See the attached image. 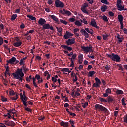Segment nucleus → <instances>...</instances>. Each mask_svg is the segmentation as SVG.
Instances as JSON below:
<instances>
[{
	"mask_svg": "<svg viewBox=\"0 0 127 127\" xmlns=\"http://www.w3.org/2000/svg\"><path fill=\"white\" fill-rule=\"evenodd\" d=\"M26 68V66L24 64L21 68H18L15 73H13L12 74V76L15 79H18L20 82H22V80H23V77H24V73H23V69Z\"/></svg>",
	"mask_w": 127,
	"mask_h": 127,
	"instance_id": "obj_1",
	"label": "nucleus"
},
{
	"mask_svg": "<svg viewBox=\"0 0 127 127\" xmlns=\"http://www.w3.org/2000/svg\"><path fill=\"white\" fill-rule=\"evenodd\" d=\"M107 56L112 60H113V61H116V62H120L121 61V57L117 54L112 53L111 54H107Z\"/></svg>",
	"mask_w": 127,
	"mask_h": 127,
	"instance_id": "obj_2",
	"label": "nucleus"
},
{
	"mask_svg": "<svg viewBox=\"0 0 127 127\" xmlns=\"http://www.w3.org/2000/svg\"><path fill=\"white\" fill-rule=\"evenodd\" d=\"M95 110H99L101 112H104V113H109V110L106 107H104L103 105L99 104H97L94 106Z\"/></svg>",
	"mask_w": 127,
	"mask_h": 127,
	"instance_id": "obj_3",
	"label": "nucleus"
},
{
	"mask_svg": "<svg viewBox=\"0 0 127 127\" xmlns=\"http://www.w3.org/2000/svg\"><path fill=\"white\" fill-rule=\"evenodd\" d=\"M80 32H81L82 34H84L86 38H89V33L91 34V35L94 34V32H91V31L89 30V28H86L85 30L84 29H81Z\"/></svg>",
	"mask_w": 127,
	"mask_h": 127,
	"instance_id": "obj_4",
	"label": "nucleus"
},
{
	"mask_svg": "<svg viewBox=\"0 0 127 127\" xmlns=\"http://www.w3.org/2000/svg\"><path fill=\"white\" fill-rule=\"evenodd\" d=\"M81 49L83 51H85V52H93V46L90 45L89 47H85L84 46H81Z\"/></svg>",
	"mask_w": 127,
	"mask_h": 127,
	"instance_id": "obj_5",
	"label": "nucleus"
},
{
	"mask_svg": "<svg viewBox=\"0 0 127 127\" xmlns=\"http://www.w3.org/2000/svg\"><path fill=\"white\" fill-rule=\"evenodd\" d=\"M55 4L56 7H60L61 8H63L65 6L64 3L59 0H56Z\"/></svg>",
	"mask_w": 127,
	"mask_h": 127,
	"instance_id": "obj_6",
	"label": "nucleus"
},
{
	"mask_svg": "<svg viewBox=\"0 0 127 127\" xmlns=\"http://www.w3.org/2000/svg\"><path fill=\"white\" fill-rule=\"evenodd\" d=\"M116 7L118 9V10L122 11L121 8H125V5H122V0H117Z\"/></svg>",
	"mask_w": 127,
	"mask_h": 127,
	"instance_id": "obj_7",
	"label": "nucleus"
},
{
	"mask_svg": "<svg viewBox=\"0 0 127 127\" xmlns=\"http://www.w3.org/2000/svg\"><path fill=\"white\" fill-rule=\"evenodd\" d=\"M88 6H89V4L88 3H84L81 7V11L85 14H89V13L88 10L86 9V7H88Z\"/></svg>",
	"mask_w": 127,
	"mask_h": 127,
	"instance_id": "obj_8",
	"label": "nucleus"
},
{
	"mask_svg": "<svg viewBox=\"0 0 127 127\" xmlns=\"http://www.w3.org/2000/svg\"><path fill=\"white\" fill-rule=\"evenodd\" d=\"M46 29H50V30H54L53 26H51L49 24H45L43 25L42 30H45Z\"/></svg>",
	"mask_w": 127,
	"mask_h": 127,
	"instance_id": "obj_9",
	"label": "nucleus"
},
{
	"mask_svg": "<svg viewBox=\"0 0 127 127\" xmlns=\"http://www.w3.org/2000/svg\"><path fill=\"white\" fill-rule=\"evenodd\" d=\"M63 10H60L59 11V13H61L62 14H63L64 15L65 14H66L68 16H70V15H71V14H72V13H71V12H70L69 11H68V10H66V9H63Z\"/></svg>",
	"mask_w": 127,
	"mask_h": 127,
	"instance_id": "obj_10",
	"label": "nucleus"
},
{
	"mask_svg": "<svg viewBox=\"0 0 127 127\" xmlns=\"http://www.w3.org/2000/svg\"><path fill=\"white\" fill-rule=\"evenodd\" d=\"M89 25H91L93 27H95L97 29H100V27L97 26V22H96L95 19L92 20Z\"/></svg>",
	"mask_w": 127,
	"mask_h": 127,
	"instance_id": "obj_11",
	"label": "nucleus"
},
{
	"mask_svg": "<svg viewBox=\"0 0 127 127\" xmlns=\"http://www.w3.org/2000/svg\"><path fill=\"white\" fill-rule=\"evenodd\" d=\"M61 47L64 49H65V50H68V51H72V50H73V48L71 47H69L67 45H61Z\"/></svg>",
	"mask_w": 127,
	"mask_h": 127,
	"instance_id": "obj_12",
	"label": "nucleus"
},
{
	"mask_svg": "<svg viewBox=\"0 0 127 127\" xmlns=\"http://www.w3.org/2000/svg\"><path fill=\"white\" fill-rule=\"evenodd\" d=\"M66 43L67 45H73L75 43V38L68 39V40L66 41Z\"/></svg>",
	"mask_w": 127,
	"mask_h": 127,
	"instance_id": "obj_13",
	"label": "nucleus"
},
{
	"mask_svg": "<svg viewBox=\"0 0 127 127\" xmlns=\"http://www.w3.org/2000/svg\"><path fill=\"white\" fill-rule=\"evenodd\" d=\"M38 23L39 24H40V25L43 26V25H44L46 23V21L45 20V19L41 18L38 21Z\"/></svg>",
	"mask_w": 127,
	"mask_h": 127,
	"instance_id": "obj_14",
	"label": "nucleus"
},
{
	"mask_svg": "<svg viewBox=\"0 0 127 127\" xmlns=\"http://www.w3.org/2000/svg\"><path fill=\"white\" fill-rule=\"evenodd\" d=\"M83 60H84V56L83 54H80L78 55V62L79 64H82L83 63Z\"/></svg>",
	"mask_w": 127,
	"mask_h": 127,
	"instance_id": "obj_15",
	"label": "nucleus"
},
{
	"mask_svg": "<svg viewBox=\"0 0 127 127\" xmlns=\"http://www.w3.org/2000/svg\"><path fill=\"white\" fill-rule=\"evenodd\" d=\"M15 61H16V58L12 57L11 59L7 61V62L10 64H13Z\"/></svg>",
	"mask_w": 127,
	"mask_h": 127,
	"instance_id": "obj_16",
	"label": "nucleus"
},
{
	"mask_svg": "<svg viewBox=\"0 0 127 127\" xmlns=\"http://www.w3.org/2000/svg\"><path fill=\"white\" fill-rule=\"evenodd\" d=\"M80 92H81V90H80V89L76 88V91H74V93L75 94V95H74V97L77 98V96L79 97V96H81V94H80Z\"/></svg>",
	"mask_w": 127,
	"mask_h": 127,
	"instance_id": "obj_17",
	"label": "nucleus"
},
{
	"mask_svg": "<svg viewBox=\"0 0 127 127\" xmlns=\"http://www.w3.org/2000/svg\"><path fill=\"white\" fill-rule=\"evenodd\" d=\"M118 19L120 23H123V21L124 20V16L121 14H119L118 15Z\"/></svg>",
	"mask_w": 127,
	"mask_h": 127,
	"instance_id": "obj_18",
	"label": "nucleus"
},
{
	"mask_svg": "<svg viewBox=\"0 0 127 127\" xmlns=\"http://www.w3.org/2000/svg\"><path fill=\"white\" fill-rule=\"evenodd\" d=\"M21 100L25 107H27V102H26V100L25 99V97H23L21 98Z\"/></svg>",
	"mask_w": 127,
	"mask_h": 127,
	"instance_id": "obj_19",
	"label": "nucleus"
},
{
	"mask_svg": "<svg viewBox=\"0 0 127 127\" xmlns=\"http://www.w3.org/2000/svg\"><path fill=\"white\" fill-rule=\"evenodd\" d=\"M52 19H53L56 22H59V19L56 17L54 15H52L50 16Z\"/></svg>",
	"mask_w": 127,
	"mask_h": 127,
	"instance_id": "obj_20",
	"label": "nucleus"
},
{
	"mask_svg": "<svg viewBox=\"0 0 127 127\" xmlns=\"http://www.w3.org/2000/svg\"><path fill=\"white\" fill-rule=\"evenodd\" d=\"M22 44V42L21 41L17 42L14 43V46H15V47H19V46H21Z\"/></svg>",
	"mask_w": 127,
	"mask_h": 127,
	"instance_id": "obj_21",
	"label": "nucleus"
},
{
	"mask_svg": "<svg viewBox=\"0 0 127 127\" xmlns=\"http://www.w3.org/2000/svg\"><path fill=\"white\" fill-rule=\"evenodd\" d=\"M117 95H124V91L122 90L117 89L116 91Z\"/></svg>",
	"mask_w": 127,
	"mask_h": 127,
	"instance_id": "obj_22",
	"label": "nucleus"
},
{
	"mask_svg": "<svg viewBox=\"0 0 127 127\" xmlns=\"http://www.w3.org/2000/svg\"><path fill=\"white\" fill-rule=\"evenodd\" d=\"M101 10L102 11V12H105V11L107 10V6L106 5H103L101 7Z\"/></svg>",
	"mask_w": 127,
	"mask_h": 127,
	"instance_id": "obj_23",
	"label": "nucleus"
},
{
	"mask_svg": "<svg viewBox=\"0 0 127 127\" xmlns=\"http://www.w3.org/2000/svg\"><path fill=\"white\" fill-rule=\"evenodd\" d=\"M95 74H96V72H95V71H89L88 73V77H93V75H95Z\"/></svg>",
	"mask_w": 127,
	"mask_h": 127,
	"instance_id": "obj_24",
	"label": "nucleus"
},
{
	"mask_svg": "<svg viewBox=\"0 0 127 127\" xmlns=\"http://www.w3.org/2000/svg\"><path fill=\"white\" fill-rule=\"evenodd\" d=\"M27 16L28 18L31 19V20H36V18L35 17H33L32 15H28Z\"/></svg>",
	"mask_w": 127,
	"mask_h": 127,
	"instance_id": "obj_25",
	"label": "nucleus"
},
{
	"mask_svg": "<svg viewBox=\"0 0 127 127\" xmlns=\"http://www.w3.org/2000/svg\"><path fill=\"white\" fill-rule=\"evenodd\" d=\"M117 39H118V41L120 43H121V42H123V40H124L123 38L120 37V35H118L117 36Z\"/></svg>",
	"mask_w": 127,
	"mask_h": 127,
	"instance_id": "obj_26",
	"label": "nucleus"
},
{
	"mask_svg": "<svg viewBox=\"0 0 127 127\" xmlns=\"http://www.w3.org/2000/svg\"><path fill=\"white\" fill-rule=\"evenodd\" d=\"M101 2H102V3H103L104 4H106L107 5H108L109 2V1H108V0H100Z\"/></svg>",
	"mask_w": 127,
	"mask_h": 127,
	"instance_id": "obj_27",
	"label": "nucleus"
},
{
	"mask_svg": "<svg viewBox=\"0 0 127 127\" xmlns=\"http://www.w3.org/2000/svg\"><path fill=\"white\" fill-rule=\"evenodd\" d=\"M117 66L119 67V68L118 70H119L120 71H124V68H123V66L122 65V64H117Z\"/></svg>",
	"mask_w": 127,
	"mask_h": 127,
	"instance_id": "obj_28",
	"label": "nucleus"
},
{
	"mask_svg": "<svg viewBox=\"0 0 127 127\" xmlns=\"http://www.w3.org/2000/svg\"><path fill=\"white\" fill-rule=\"evenodd\" d=\"M9 125L10 127H13L14 126H15V125H16V124H15V122H13V121H10Z\"/></svg>",
	"mask_w": 127,
	"mask_h": 127,
	"instance_id": "obj_29",
	"label": "nucleus"
},
{
	"mask_svg": "<svg viewBox=\"0 0 127 127\" xmlns=\"http://www.w3.org/2000/svg\"><path fill=\"white\" fill-rule=\"evenodd\" d=\"M75 25H77V26H82V23L79 20H76L75 22Z\"/></svg>",
	"mask_w": 127,
	"mask_h": 127,
	"instance_id": "obj_30",
	"label": "nucleus"
},
{
	"mask_svg": "<svg viewBox=\"0 0 127 127\" xmlns=\"http://www.w3.org/2000/svg\"><path fill=\"white\" fill-rule=\"evenodd\" d=\"M69 122L71 127H76L75 126V121H74V120H69Z\"/></svg>",
	"mask_w": 127,
	"mask_h": 127,
	"instance_id": "obj_31",
	"label": "nucleus"
},
{
	"mask_svg": "<svg viewBox=\"0 0 127 127\" xmlns=\"http://www.w3.org/2000/svg\"><path fill=\"white\" fill-rule=\"evenodd\" d=\"M16 17H17V14H13L11 16V20L13 21V20H15L16 19Z\"/></svg>",
	"mask_w": 127,
	"mask_h": 127,
	"instance_id": "obj_32",
	"label": "nucleus"
},
{
	"mask_svg": "<svg viewBox=\"0 0 127 127\" xmlns=\"http://www.w3.org/2000/svg\"><path fill=\"white\" fill-rule=\"evenodd\" d=\"M60 21L61 23H63V24H65V25H67L68 24V22L66 21L65 20L60 19Z\"/></svg>",
	"mask_w": 127,
	"mask_h": 127,
	"instance_id": "obj_33",
	"label": "nucleus"
},
{
	"mask_svg": "<svg viewBox=\"0 0 127 127\" xmlns=\"http://www.w3.org/2000/svg\"><path fill=\"white\" fill-rule=\"evenodd\" d=\"M9 122H10V120H5L4 121V125H6V126H10V124H10Z\"/></svg>",
	"mask_w": 127,
	"mask_h": 127,
	"instance_id": "obj_34",
	"label": "nucleus"
},
{
	"mask_svg": "<svg viewBox=\"0 0 127 127\" xmlns=\"http://www.w3.org/2000/svg\"><path fill=\"white\" fill-rule=\"evenodd\" d=\"M77 57V54H73V55L72 56V58H69V59L71 60H73L76 59V58Z\"/></svg>",
	"mask_w": 127,
	"mask_h": 127,
	"instance_id": "obj_35",
	"label": "nucleus"
},
{
	"mask_svg": "<svg viewBox=\"0 0 127 127\" xmlns=\"http://www.w3.org/2000/svg\"><path fill=\"white\" fill-rule=\"evenodd\" d=\"M61 71L62 72H66V73H67V72H69V68H62L61 69Z\"/></svg>",
	"mask_w": 127,
	"mask_h": 127,
	"instance_id": "obj_36",
	"label": "nucleus"
},
{
	"mask_svg": "<svg viewBox=\"0 0 127 127\" xmlns=\"http://www.w3.org/2000/svg\"><path fill=\"white\" fill-rule=\"evenodd\" d=\"M93 87L94 88H100V84L95 82L93 84Z\"/></svg>",
	"mask_w": 127,
	"mask_h": 127,
	"instance_id": "obj_37",
	"label": "nucleus"
},
{
	"mask_svg": "<svg viewBox=\"0 0 127 127\" xmlns=\"http://www.w3.org/2000/svg\"><path fill=\"white\" fill-rule=\"evenodd\" d=\"M107 100H108L107 102L108 103H112V102H113V101H114V99H113V98H111V97H110V96H108L107 97Z\"/></svg>",
	"mask_w": 127,
	"mask_h": 127,
	"instance_id": "obj_38",
	"label": "nucleus"
},
{
	"mask_svg": "<svg viewBox=\"0 0 127 127\" xmlns=\"http://www.w3.org/2000/svg\"><path fill=\"white\" fill-rule=\"evenodd\" d=\"M102 19H103L104 21H105V22H108V18L107 17V16H106V15L103 16Z\"/></svg>",
	"mask_w": 127,
	"mask_h": 127,
	"instance_id": "obj_39",
	"label": "nucleus"
},
{
	"mask_svg": "<svg viewBox=\"0 0 127 127\" xmlns=\"http://www.w3.org/2000/svg\"><path fill=\"white\" fill-rule=\"evenodd\" d=\"M64 39H68V38H70L69 35L67 34V32H66L65 34L64 35Z\"/></svg>",
	"mask_w": 127,
	"mask_h": 127,
	"instance_id": "obj_40",
	"label": "nucleus"
},
{
	"mask_svg": "<svg viewBox=\"0 0 127 127\" xmlns=\"http://www.w3.org/2000/svg\"><path fill=\"white\" fill-rule=\"evenodd\" d=\"M73 77H75V79L73 78V82L74 83H75V82H77V81H78V77H77V76L76 75V74H74L73 75Z\"/></svg>",
	"mask_w": 127,
	"mask_h": 127,
	"instance_id": "obj_41",
	"label": "nucleus"
},
{
	"mask_svg": "<svg viewBox=\"0 0 127 127\" xmlns=\"http://www.w3.org/2000/svg\"><path fill=\"white\" fill-rule=\"evenodd\" d=\"M80 21L84 24H88V21L85 19H83V20L80 19Z\"/></svg>",
	"mask_w": 127,
	"mask_h": 127,
	"instance_id": "obj_42",
	"label": "nucleus"
},
{
	"mask_svg": "<svg viewBox=\"0 0 127 127\" xmlns=\"http://www.w3.org/2000/svg\"><path fill=\"white\" fill-rule=\"evenodd\" d=\"M19 64L20 66H22V65H24V60L22 59H21L20 61L19 62Z\"/></svg>",
	"mask_w": 127,
	"mask_h": 127,
	"instance_id": "obj_43",
	"label": "nucleus"
},
{
	"mask_svg": "<svg viewBox=\"0 0 127 127\" xmlns=\"http://www.w3.org/2000/svg\"><path fill=\"white\" fill-rule=\"evenodd\" d=\"M95 81L96 83L101 85V80H100V79H98V77L95 78Z\"/></svg>",
	"mask_w": 127,
	"mask_h": 127,
	"instance_id": "obj_44",
	"label": "nucleus"
},
{
	"mask_svg": "<svg viewBox=\"0 0 127 127\" xmlns=\"http://www.w3.org/2000/svg\"><path fill=\"white\" fill-rule=\"evenodd\" d=\"M99 100L101 102H104V103H108V100L104 99V98L100 97L99 98Z\"/></svg>",
	"mask_w": 127,
	"mask_h": 127,
	"instance_id": "obj_45",
	"label": "nucleus"
},
{
	"mask_svg": "<svg viewBox=\"0 0 127 127\" xmlns=\"http://www.w3.org/2000/svg\"><path fill=\"white\" fill-rule=\"evenodd\" d=\"M56 29L58 32H59V33H61V32H62V28H61V27L58 28V27H56Z\"/></svg>",
	"mask_w": 127,
	"mask_h": 127,
	"instance_id": "obj_46",
	"label": "nucleus"
},
{
	"mask_svg": "<svg viewBox=\"0 0 127 127\" xmlns=\"http://www.w3.org/2000/svg\"><path fill=\"white\" fill-rule=\"evenodd\" d=\"M1 101L2 102H7V98L6 97H3V96H1Z\"/></svg>",
	"mask_w": 127,
	"mask_h": 127,
	"instance_id": "obj_47",
	"label": "nucleus"
},
{
	"mask_svg": "<svg viewBox=\"0 0 127 127\" xmlns=\"http://www.w3.org/2000/svg\"><path fill=\"white\" fill-rule=\"evenodd\" d=\"M25 111H27V112H29V113H31L32 112V110L28 107H25Z\"/></svg>",
	"mask_w": 127,
	"mask_h": 127,
	"instance_id": "obj_48",
	"label": "nucleus"
},
{
	"mask_svg": "<svg viewBox=\"0 0 127 127\" xmlns=\"http://www.w3.org/2000/svg\"><path fill=\"white\" fill-rule=\"evenodd\" d=\"M106 93L109 95V94H111L112 93V91H111V89L110 88H107L105 91Z\"/></svg>",
	"mask_w": 127,
	"mask_h": 127,
	"instance_id": "obj_49",
	"label": "nucleus"
},
{
	"mask_svg": "<svg viewBox=\"0 0 127 127\" xmlns=\"http://www.w3.org/2000/svg\"><path fill=\"white\" fill-rule=\"evenodd\" d=\"M3 82L4 83V85H5V86H7V83H8V81L6 80V79L3 78Z\"/></svg>",
	"mask_w": 127,
	"mask_h": 127,
	"instance_id": "obj_50",
	"label": "nucleus"
},
{
	"mask_svg": "<svg viewBox=\"0 0 127 127\" xmlns=\"http://www.w3.org/2000/svg\"><path fill=\"white\" fill-rule=\"evenodd\" d=\"M3 44V39L2 37H0V46H1L2 44Z\"/></svg>",
	"mask_w": 127,
	"mask_h": 127,
	"instance_id": "obj_51",
	"label": "nucleus"
},
{
	"mask_svg": "<svg viewBox=\"0 0 127 127\" xmlns=\"http://www.w3.org/2000/svg\"><path fill=\"white\" fill-rule=\"evenodd\" d=\"M103 37L104 40H108V37H109V35H103Z\"/></svg>",
	"mask_w": 127,
	"mask_h": 127,
	"instance_id": "obj_52",
	"label": "nucleus"
},
{
	"mask_svg": "<svg viewBox=\"0 0 127 127\" xmlns=\"http://www.w3.org/2000/svg\"><path fill=\"white\" fill-rule=\"evenodd\" d=\"M88 105H89L88 102H85L84 103H83V105H82V107L83 108H84V109H85V108L87 107V106H88Z\"/></svg>",
	"mask_w": 127,
	"mask_h": 127,
	"instance_id": "obj_53",
	"label": "nucleus"
},
{
	"mask_svg": "<svg viewBox=\"0 0 127 127\" xmlns=\"http://www.w3.org/2000/svg\"><path fill=\"white\" fill-rule=\"evenodd\" d=\"M70 61L71 62L70 67L74 68V66H75V65H74V60L71 59Z\"/></svg>",
	"mask_w": 127,
	"mask_h": 127,
	"instance_id": "obj_54",
	"label": "nucleus"
},
{
	"mask_svg": "<svg viewBox=\"0 0 127 127\" xmlns=\"http://www.w3.org/2000/svg\"><path fill=\"white\" fill-rule=\"evenodd\" d=\"M45 119V117L44 116H40L39 118H38V120H39V121H43V120H44Z\"/></svg>",
	"mask_w": 127,
	"mask_h": 127,
	"instance_id": "obj_55",
	"label": "nucleus"
},
{
	"mask_svg": "<svg viewBox=\"0 0 127 127\" xmlns=\"http://www.w3.org/2000/svg\"><path fill=\"white\" fill-rule=\"evenodd\" d=\"M69 21H70V22H74V21H76V19L74 18H70L69 19Z\"/></svg>",
	"mask_w": 127,
	"mask_h": 127,
	"instance_id": "obj_56",
	"label": "nucleus"
},
{
	"mask_svg": "<svg viewBox=\"0 0 127 127\" xmlns=\"http://www.w3.org/2000/svg\"><path fill=\"white\" fill-rule=\"evenodd\" d=\"M52 81L53 82L54 84H55L57 82V79L55 78L54 77H52Z\"/></svg>",
	"mask_w": 127,
	"mask_h": 127,
	"instance_id": "obj_57",
	"label": "nucleus"
},
{
	"mask_svg": "<svg viewBox=\"0 0 127 127\" xmlns=\"http://www.w3.org/2000/svg\"><path fill=\"white\" fill-rule=\"evenodd\" d=\"M11 99L13 101H16V100H17L18 99L17 94H16V97H11Z\"/></svg>",
	"mask_w": 127,
	"mask_h": 127,
	"instance_id": "obj_58",
	"label": "nucleus"
},
{
	"mask_svg": "<svg viewBox=\"0 0 127 127\" xmlns=\"http://www.w3.org/2000/svg\"><path fill=\"white\" fill-rule=\"evenodd\" d=\"M108 14H109V16H111V17H113L115 15V14L111 11H109L108 12Z\"/></svg>",
	"mask_w": 127,
	"mask_h": 127,
	"instance_id": "obj_59",
	"label": "nucleus"
},
{
	"mask_svg": "<svg viewBox=\"0 0 127 127\" xmlns=\"http://www.w3.org/2000/svg\"><path fill=\"white\" fill-rule=\"evenodd\" d=\"M87 1H88L89 4H93L94 3V1L95 0H86Z\"/></svg>",
	"mask_w": 127,
	"mask_h": 127,
	"instance_id": "obj_60",
	"label": "nucleus"
},
{
	"mask_svg": "<svg viewBox=\"0 0 127 127\" xmlns=\"http://www.w3.org/2000/svg\"><path fill=\"white\" fill-rule=\"evenodd\" d=\"M10 95L11 96H14V95H15V92H14V91L13 90L10 91Z\"/></svg>",
	"mask_w": 127,
	"mask_h": 127,
	"instance_id": "obj_61",
	"label": "nucleus"
},
{
	"mask_svg": "<svg viewBox=\"0 0 127 127\" xmlns=\"http://www.w3.org/2000/svg\"><path fill=\"white\" fill-rule=\"evenodd\" d=\"M66 34H67L69 37L70 36H73V34L68 31H66Z\"/></svg>",
	"mask_w": 127,
	"mask_h": 127,
	"instance_id": "obj_62",
	"label": "nucleus"
},
{
	"mask_svg": "<svg viewBox=\"0 0 127 127\" xmlns=\"http://www.w3.org/2000/svg\"><path fill=\"white\" fill-rule=\"evenodd\" d=\"M79 28H75L73 29V33L76 34V33L79 31Z\"/></svg>",
	"mask_w": 127,
	"mask_h": 127,
	"instance_id": "obj_63",
	"label": "nucleus"
},
{
	"mask_svg": "<svg viewBox=\"0 0 127 127\" xmlns=\"http://www.w3.org/2000/svg\"><path fill=\"white\" fill-rule=\"evenodd\" d=\"M35 78L37 80H39V79H40V75H38V74H36V75H35Z\"/></svg>",
	"mask_w": 127,
	"mask_h": 127,
	"instance_id": "obj_64",
	"label": "nucleus"
}]
</instances>
